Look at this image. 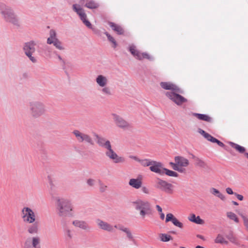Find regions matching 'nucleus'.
<instances>
[{
	"mask_svg": "<svg viewBox=\"0 0 248 248\" xmlns=\"http://www.w3.org/2000/svg\"><path fill=\"white\" fill-rule=\"evenodd\" d=\"M160 84L163 89L171 91L166 92L165 95L177 105L180 106L187 101L186 98L179 94L183 91L175 84L170 82H161Z\"/></svg>",
	"mask_w": 248,
	"mask_h": 248,
	"instance_id": "1",
	"label": "nucleus"
},
{
	"mask_svg": "<svg viewBox=\"0 0 248 248\" xmlns=\"http://www.w3.org/2000/svg\"><path fill=\"white\" fill-rule=\"evenodd\" d=\"M0 14L2 18L6 23H10L16 28L21 26L19 17L14 10L3 2H0Z\"/></svg>",
	"mask_w": 248,
	"mask_h": 248,
	"instance_id": "2",
	"label": "nucleus"
},
{
	"mask_svg": "<svg viewBox=\"0 0 248 248\" xmlns=\"http://www.w3.org/2000/svg\"><path fill=\"white\" fill-rule=\"evenodd\" d=\"M132 206L139 212L140 218L142 220H146L153 216V210L151 203L146 201L138 199L131 202Z\"/></svg>",
	"mask_w": 248,
	"mask_h": 248,
	"instance_id": "3",
	"label": "nucleus"
},
{
	"mask_svg": "<svg viewBox=\"0 0 248 248\" xmlns=\"http://www.w3.org/2000/svg\"><path fill=\"white\" fill-rule=\"evenodd\" d=\"M55 204L57 214L59 217H64L72 216L73 206L69 199L56 197Z\"/></svg>",
	"mask_w": 248,
	"mask_h": 248,
	"instance_id": "4",
	"label": "nucleus"
},
{
	"mask_svg": "<svg viewBox=\"0 0 248 248\" xmlns=\"http://www.w3.org/2000/svg\"><path fill=\"white\" fill-rule=\"evenodd\" d=\"M28 107L31 116L34 119L39 118L44 115L46 112V105L41 101H30L28 103Z\"/></svg>",
	"mask_w": 248,
	"mask_h": 248,
	"instance_id": "5",
	"label": "nucleus"
},
{
	"mask_svg": "<svg viewBox=\"0 0 248 248\" xmlns=\"http://www.w3.org/2000/svg\"><path fill=\"white\" fill-rule=\"evenodd\" d=\"M49 36L47 39L46 43L48 45H53L57 49L63 51L65 47L62 43L57 38L56 31L51 29L49 31Z\"/></svg>",
	"mask_w": 248,
	"mask_h": 248,
	"instance_id": "6",
	"label": "nucleus"
},
{
	"mask_svg": "<svg viewBox=\"0 0 248 248\" xmlns=\"http://www.w3.org/2000/svg\"><path fill=\"white\" fill-rule=\"evenodd\" d=\"M36 44L34 41H30L26 43L23 47V51L26 56L33 63L37 62L36 58L33 56L35 51V46Z\"/></svg>",
	"mask_w": 248,
	"mask_h": 248,
	"instance_id": "7",
	"label": "nucleus"
},
{
	"mask_svg": "<svg viewBox=\"0 0 248 248\" xmlns=\"http://www.w3.org/2000/svg\"><path fill=\"white\" fill-rule=\"evenodd\" d=\"M23 221L27 223H33L36 220V216L34 211L30 207H24L21 212Z\"/></svg>",
	"mask_w": 248,
	"mask_h": 248,
	"instance_id": "8",
	"label": "nucleus"
},
{
	"mask_svg": "<svg viewBox=\"0 0 248 248\" xmlns=\"http://www.w3.org/2000/svg\"><path fill=\"white\" fill-rule=\"evenodd\" d=\"M77 140L79 142H85L90 145H93L94 142L90 135L85 133L82 132L78 130H75L73 131Z\"/></svg>",
	"mask_w": 248,
	"mask_h": 248,
	"instance_id": "9",
	"label": "nucleus"
},
{
	"mask_svg": "<svg viewBox=\"0 0 248 248\" xmlns=\"http://www.w3.org/2000/svg\"><path fill=\"white\" fill-rule=\"evenodd\" d=\"M73 10L79 16L83 23L89 29H93L92 25L90 22L87 19V15L83 9L81 8L79 5L75 4L73 5Z\"/></svg>",
	"mask_w": 248,
	"mask_h": 248,
	"instance_id": "10",
	"label": "nucleus"
},
{
	"mask_svg": "<svg viewBox=\"0 0 248 248\" xmlns=\"http://www.w3.org/2000/svg\"><path fill=\"white\" fill-rule=\"evenodd\" d=\"M128 50L131 54L139 60H142L144 59L150 60L151 59L150 55L148 53L146 52L141 53L137 49L136 46L134 45H130Z\"/></svg>",
	"mask_w": 248,
	"mask_h": 248,
	"instance_id": "11",
	"label": "nucleus"
},
{
	"mask_svg": "<svg viewBox=\"0 0 248 248\" xmlns=\"http://www.w3.org/2000/svg\"><path fill=\"white\" fill-rule=\"evenodd\" d=\"M156 187L167 193L171 194L173 192V185L159 178L157 179Z\"/></svg>",
	"mask_w": 248,
	"mask_h": 248,
	"instance_id": "12",
	"label": "nucleus"
},
{
	"mask_svg": "<svg viewBox=\"0 0 248 248\" xmlns=\"http://www.w3.org/2000/svg\"><path fill=\"white\" fill-rule=\"evenodd\" d=\"M107 151L106 152V155L110 159L112 160L115 163H124L125 159L123 157L119 156L113 150L111 145L106 149Z\"/></svg>",
	"mask_w": 248,
	"mask_h": 248,
	"instance_id": "13",
	"label": "nucleus"
},
{
	"mask_svg": "<svg viewBox=\"0 0 248 248\" xmlns=\"http://www.w3.org/2000/svg\"><path fill=\"white\" fill-rule=\"evenodd\" d=\"M112 117L115 124L119 128L126 130L131 127L130 124L120 116L116 114H113Z\"/></svg>",
	"mask_w": 248,
	"mask_h": 248,
	"instance_id": "14",
	"label": "nucleus"
},
{
	"mask_svg": "<svg viewBox=\"0 0 248 248\" xmlns=\"http://www.w3.org/2000/svg\"><path fill=\"white\" fill-rule=\"evenodd\" d=\"M93 136L95 138L96 143L99 146L107 149L110 145H111L109 140L95 133H93Z\"/></svg>",
	"mask_w": 248,
	"mask_h": 248,
	"instance_id": "15",
	"label": "nucleus"
},
{
	"mask_svg": "<svg viewBox=\"0 0 248 248\" xmlns=\"http://www.w3.org/2000/svg\"><path fill=\"white\" fill-rule=\"evenodd\" d=\"M198 132L207 140L210 141L213 143H217L220 147H224L225 146V145L223 142L213 137L210 134L206 133L203 130L200 128L198 129Z\"/></svg>",
	"mask_w": 248,
	"mask_h": 248,
	"instance_id": "16",
	"label": "nucleus"
},
{
	"mask_svg": "<svg viewBox=\"0 0 248 248\" xmlns=\"http://www.w3.org/2000/svg\"><path fill=\"white\" fill-rule=\"evenodd\" d=\"M96 223L98 227L101 230L108 232H114V226H113L107 222L104 221L101 219H98L96 220Z\"/></svg>",
	"mask_w": 248,
	"mask_h": 248,
	"instance_id": "17",
	"label": "nucleus"
},
{
	"mask_svg": "<svg viewBox=\"0 0 248 248\" xmlns=\"http://www.w3.org/2000/svg\"><path fill=\"white\" fill-rule=\"evenodd\" d=\"M40 243V238L38 236L33 237L31 242H26L24 248H41Z\"/></svg>",
	"mask_w": 248,
	"mask_h": 248,
	"instance_id": "18",
	"label": "nucleus"
},
{
	"mask_svg": "<svg viewBox=\"0 0 248 248\" xmlns=\"http://www.w3.org/2000/svg\"><path fill=\"white\" fill-rule=\"evenodd\" d=\"M152 164L150 167L151 171L161 175L163 174L164 168H163V164L161 162L153 160Z\"/></svg>",
	"mask_w": 248,
	"mask_h": 248,
	"instance_id": "19",
	"label": "nucleus"
},
{
	"mask_svg": "<svg viewBox=\"0 0 248 248\" xmlns=\"http://www.w3.org/2000/svg\"><path fill=\"white\" fill-rule=\"evenodd\" d=\"M114 227L118 229L119 230L124 232L127 238L129 241H134V238L130 229L127 227H125L122 225H115Z\"/></svg>",
	"mask_w": 248,
	"mask_h": 248,
	"instance_id": "20",
	"label": "nucleus"
},
{
	"mask_svg": "<svg viewBox=\"0 0 248 248\" xmlns=\"http://www.w3.org/2000/svg\"><path fill=\"white\" fill-rule=\"evenodd\" d=\"M72 224L75 227H78L85 231H89L91 229V228L89 226L88 223L84 220H75L73 221Z\"/></svg>",
	"mask_w": 248,
	"mask_h": 248,
	"instance_id": "21",
	"label": "nucleus"
},
{
	"mask_svg": "<svg viewBox=\"0 0 248 248\" xmlns=\"http://www.w3.org/2000/svg\"><path fill=\"white\" fill-rule=\"evenodd\" d=\"M226 238L230 241V242L233 244L240 247L244 248V245L241 244V242L233 234L232 232H230L226 236Z\"/></svg>",
	"mask_w": 248,
	"mask_h": 248,
	"instance_id": "22",
	"label": "nucleus"
},
{
	"mask_svg": "<svg viewBox=\"0 0 248 248\" xmlns=\"http://www.w3.org/2000/svg\"><path fill=\"white\" fill-rule=\"evenodd\" d=\"M175 162H177L179 167H186L189 165V161L187 159L181 156H176L174 158Z\"/></svg>",
	"mask_w": 248,
	"mask_h": 248,
	"instance_id": "23",
	"label": "nucleus"
},
{
	"mask_svg": "<svg viewBox=\"0 0 248 248\" xmlns=\"http://www.w3.org/2000/svg\"><path fill=\"white\" fill-rule=\"evenodd\" d=\"M95 81L97 85L100 87H105L108 84V78L102 75L97 76Z\"/></svg>",
	"mask_w": 248,
	"mask_h": 248,
	"instance_id": "24",
	"label": "nucleus"
},
{
	"mask_svg": "<svg viewBox=\"0 0 248 248\" xmlns=\"http://www.w3.org/2000/svg\"><path fill=\"white\" fill-rule=\"evenodd\" d=\"M27 228V232L31 234H37L39 232V223L38 222H34L31 223Z\"/></svg>",
	"mask_w": 248,
	"mask_h": 248,
	"instance_id": "25",
	"label": "nucleus"
},
{
	"mask_svg": "<svg viewBox=\"0 0 248 248\" xmlns=\"http://www.w3.org/2000/svg\"><path fill=\"white\" fill-rule=\"evenodd\" d=\"M108 24L111 28L112 30L116 32L118 34L122 35L124 33V30L121 26L112 22H108Z\"/></svg>",
	"mask_w": 248,
	"mask_h": 248,
	"instance_id": "26",
	"label": "nucleus"
},
{
	"mask_svg": "<svg viewBox=\"0 0 248 248\" xmlns=\"http://www.w3.org/2000/svg\"><path fill=\"white\" fill-rule=\"evenodd\" d=\"M129 185L135 189H139L141 187L142 181L139 179L132 178L129 180Z\"/></svg>",
	"mask_w": 248,
	"mask_h": 248,
	"instance_id": "27",
	"label": "nucleus"
},
{
	"mask_svg": "<svg viewBox=\"0 0 248 248\" xmlns=\"http://www.w3.org/2000/svg\"><path fill=\"white\" fill-rule=\"evenodd\" d=\"M63 234L66 240H71L74 236L73 231L68 227H65L63 230Z\"/></svg>",
	"mask_w": 248,
	"mask_h": 248,
	"instance_id": "28",
	"label": "nucleus"
},
{
	"mask_svg": "<svg viewBox=\"0 0 248 248\" xmlns=\"http://www.w3.org/2000/svg\"><path fill=\"white\" fill-rule=\"evenodd\" d=\"M193 115L196 116L198 119L207 122H211L212 121V118L206 114H202L199 113H194Z\"/></svg>",
	"mask_w": 248,
	"mask_h": 248,
	"instance_id": "29",
	"label": "nucleus"
},
{
	"mask_svg": "<svg viewBox=\"0 0 248 248\" xmlns=\"http://www.w3.org/2000/svg\"><path fill=\"white\" fill-rule=\"evenodd\" d=\"M210 192L213 195L217 197L219 199H220L222 201L225 200V197L224 195H223L220 192L219 190L215 188H211L210 189Z\"/></svg>",
	"mask_w": 248,
	"mask_h": 248,
	"instance_id": "30",
	"label": "nucleus"
},
{
	"mask_svg": "<svg viewBox=\"0 0 248 248\" xmlns=\"http://www.w3.org/2000/svg\"><path fill=\"white\" fill-rule=\"evenodd\" d=\"M229 144L230 146L235 149L236 151L239 152L240 153H244L246 151L245 148L243 146H241L237 144L233 143L232 142H229Z\"/></svg>",
	"mask_w": 248,
	"mask_h": 248,
	"instance_id": "31",
	"label": "nucleus"
},
{
	"mask_svg": "<svg viewBox=\"0 0 248 248\" xmlns=\"http://www.w3.org/2000/svg\"><path fill=\"white\" fill-rule=\"evenodd\" d=\"M85 6L91 9H96L99 7V4L94 0H89L86 3Z\"/></svg>",
	"mask_w": 248,
	"mask_h": 248,
	"instance_id": "32",
	"label": "nucleus"
},
{
	"mask_svg": "<svg viewBox=\"0 0 248 248\" xmlns=\"http://www.w3.org/2000/svg\"><path fill=\"white\" fill-rule=\"evenodd\" d=\"M227 217L230 219L234 221L235 223H238L239 222V218L236 215L232 212H228L226 213Z\"/></svg>",
	"mask_w": 248,
	"mask_h": 248,
	"instance_id": "33",
	"label": "nucleus"
},
{
	"mask_svg": "<svg viewBox=\"0 0 248 248\" xmlns=\"http://www.w3.org/2000/svg\"><path fill=\"white\" fill-rule=\"evenodd\" d=\"M101 88L102 89L101 90V92L103 93V94L107 96H110L112 95L111 89L109 87L106 86L105 87H103Z\"/></svg>",
	"mask_w": 248,
	"mask_h": 248,
	"instance_id": "34",
	"label": "nucleus"
},
{
	"mask_svg": "<svg viewBox=\"0 0 248 248\" xmlns=\"http://www.w3.org/2000/svg\"><path fill=\"white\" fill-rule=\"evenodd\" d=\"M215 242L216 243H219V244H224L226 245L228 244V241L226 240L225 238L223 237V236L218 234L217 237V238L215 239Z\"/></svg>",
	"mask_w": 248,
	"mask_h": 248,
	"instance_id": "35",
	"label": "nucleus"
},
{
	"mask_svg": "<svg viewBox=\"0 0 248 248\" xmlns=\"http://www.w3.org/2000/svg\"><path fill=\"white\" fill-rule=\"evenodd\" d=\"M153 160H151L148 159H140L139 162L143 167L151 166L152 165Z\"/></svg>",
	"mask_w": 248,
	"mask_h": 248,
	"instance_id": "36",
	"label": "nucleus"
},
{
	"mask_svg": "<svg viewBox=\"0 0 248 248\" xmlns=\"http://www.w3.org/2000/svg\"><path fill=\"white\" fill-rule=\"evenodd\" d=\"M195 165L201 168H204L206 166V163L202 159L198 157L195 160Z\"/></svg>",
	"mask_w": 248,
	"mask_h": 248,
	"instance_id": "37",
	"label": "nucleus"
},
{
	"mask_svg": "<svg viewBox=\"0 0 248 248\" xmlns=\"http://www.w3.org/2000/svg\"><path fill=\"white\" fill-rule=\"evenodd\" d=\"M170 165L171 166V167L174 170H177L179 172L182 173L185 170V169H183L182 168L179 167L178 164L176 162L175 163L170 162Z\"/></svg>",
	"mask_w": 248,
	"mask_h": 248,
	"instance_id": "38",
	"label": "nucleus"
},
{
	"mask_svg": "<svg viewBox=\"0 0 248 248\" xmlns=\"http://www.w3.org/2000/svg\"><path fill=\"white\" fill-rule=\"evenodd\" d=\"M163 170V174L165 173L166 175L168 176L175 177H177L178 176V174L174 171L169 170L166 168H164Z\"/></svg>",
	"mask_w": 248,
	"mask_h": 248,
	"instance_id": "39",
	"label": "nucleus"
},
{
	"mask_svg": "<svg viewBox=\"0 0 248 248\" xmlns=\"http://www.w3.org/2000/svg\"><path fill=\"white\" fill-rule=\"evenodd\" d=\"M160 240L163 242H168L172 239V237L166 233H161L160 234Z\"/></svg>",
	"mask_w": 248,
	"mask_h": 248,
	"instance_id": "40",
	"label": "nucleus"
},
{
	"mask_svg": "<svg viewBox=\"0 0 248 248\" xmlns=\"http://www.w3.org/2000/svg\"><path fill=\"white\" fill-rule=\"evenodd\" d=\"M105 34L107 36L108 41L112 43V47L115 48L117 44L114 38L112 36H111L108 32H105Z\"/></svg>",
	"mask_w": 248,
	"mask_h": 248,
	"instance_id": "41",
	"label": "nucleus"
},
{
	"mask_svg": "<svg viewBox=\"0 0 248 248\" xmlns=\"http://www.w3.org/2000/svg\"><path fill=\"white\" fill-rule=\"evenodd\" d=\"M243 219L244 225L245 227L246 231L248 232V217L243 214H240Z\"/></svg>",
	"mask_w": 248,
	"mask_h": 248,
	"instance_id": "42",
	"label": "nucleus"
},
{
	"mask_svg": "<svg viewBox=\"0 0 248 248\" xmlns=\"http://www.w3.org/2000/svg\"><path fill=\"white\" fill-rule=\"evenodd\" d=\"M172 223L174 226L180 229H182L184 227L183 224L182 222H180L176 217L174 219H173Z\"/></svg>",
	"mask_w": 248,
	"mask_h": 248,
	"instance_id": "43",
	"label": "nucleus"
},
{
	"mask_svg": "<svg viewBox=\"0 0 248 248\" xmlns=\"http://www.w3.org/2000/svg\"><path fill=\"white\" fill-rule=\"evenodd\" d=\"M175 217L171 213H168L166 215V222H168L169 221H173V219H174Z\"/></svg>",
	"mask_w": 248,
	"mask_h": 248,
	"instance_id": "44",
	"label": "nucleus"
},
{
	"mask_svg": "<svg viewBox=\"0 0 248 248\" xmlns=\"http://www.w3.org/2000/svg\"><path fill=\"white\" fill-rule=\"evenodd\" d=\"M107 188V186L103 184L101 182H99V189L101 192H105Z\"/></svg>",
	"mask_w": 248,
	"mask_h": 248,
	"instance_id": "45",
	"label": "nucleus"
},
{
	"mask_svg": "<svg viewBox=\"0 0 248 248\" xmlns=\"http://www.w3.org/2000/svg\"><path fill=\"white\" fill-rule=\"evenodd\" d=\"M203 220L202 219H201L199 216H198L196 217V219L194 223L198 224H202L203 223Z\"/></svg>",
	"mask_w": 248,
	"mask_h": 248,
	"instance_id": "46",
	"label": "nucleus"
},
{
	"mask_svg": "<svg viewBox=\"0 0 248 248\" xmlns=\"http://www.w3.org/2000/svg\"><path fill=\"white\" fill-rule=\"evenodd\" d=\"M87 184L91 186H94L95 183V180L93 179H89L87 181Z\"/></svg>",
	"mask_w": 248,
	"mask_h": 248,
	"instance_id": "47",
	"label": "nucleus"
},
{
	"mask_svg": "<svg viewBox=\"0 0 248 248\" xmlns=\"http://www.w3.org/2000/svg\"><path fill=\"white\" fill-rule=\"evenodd\" d=\"M196 216L194 214H192L190 215L189 217H188V219L189 221L195 222V219H196Z\"/></svg>",
	"mask_w": 248,
	"mask_h": 248,
	"instance_id": "48",
	"label": "nucleus"
},
{
	"mask_svg": "<svg viewBox=\"0 0 248 248\" xmlns=\"http://www.w3.org/2000/svg\"><path fill=\"white\" fill-rule=\"evenodd\" d=\"M142 191L145 194H149L150 193L149 189L146 186H142L141 188Z\"/></svg>",
	"mask_w": 248,
	"mask_h": 248,
	"instance_id": "49",
	"label": "nucleus"
},
{
	"mask_svg": "<svg viewBox=\"0 0 248 248\" xmlns=\"http://www.w3.org/2000/svg\"><path fill=\"white\" fill-rule=\"evenodd\" d=\"M226 191L228 194H230V195L234 194V195L235 192H233L232 189L230 187H227L226 189Z\"/></svg>",
	"mask_w": 248,
	"mask_h": 248,
	"instance_id": "50",
	"label": "nucleus"
},
{
	"mask_svg": "<svg viewBox=\"0 0 248 248\" xmlns=\"http://www.w3.org/2000/svg\"><path fill=\"white\" fill-rule=\"evenodd\" d=\"M234 195L237 197V198L240 201H243L244 197L242 195L237 194V193H234Z\"/></svg>",
	"mask_w": 248,
	"mask_h": 248,
	"instance_id": "51",
	"label": "nucleus"
},
{
	"mask_svg": "<svg viewBox=\"0 0 248 248\" xmlns=\"http://www.w3.org/2000/svg\"><path fill=\"white\" fill-rule=\"evenodd\" d=\"M129 158L135 160L136 161L139 162L140 159L138 157L134 155H130Z\"/></svg>",
	"mask_w": 248,
	"mask_h": 248,
	"instance_id": "52",
	"label": "nucleus"
},
{
	"mask_svg": "<svg viewBox=\"0 0 248 248\" xmlns=\"http://www.w3.org/2000/svg\"><path fill=\"white\" fill-rule=\"evenodd\" d=\"M156 208L157 209V210L160 212V213H161L162 211V208L158 205H156Z\"/></svg>",
	"mask_w": 248,
	"mask_h": 248,
	"instance_id": "53",
	"label": "nucleus"
},
{
	"mask_svg": "<svg viewBox=\"0 0 248 248\" xmlns=\"http://www.w3.org/2000/svg\"><path fill=\"white\" fill-rule=\"evenodd\" d=\"M160 218L162 219V220H163L165 218V215L164 213H160Z\"/></svg>",
	"mask_w": 248,
	"mask_h": 248,
	"instance_id": "54",
	"label": "nucleus"
},
{
	"mask_svg": "<svg viewBox=\"0 0 248 248\" xmlns=\"http://www.w3.org/2000/svg\"><path fill=\"white\" fill-rule=\"evenodd\" d=\"M197 237L203 240H204V238L203 236L201 235H200V234H198L197 235Z\"/></svg>",
	"mask_w": 248,
	"mask_h": 248,
	"instance_id": "55",
	"label": "nucleus"
},
{
	"mask_svg": "<svg viewBox=\"0 0 248 248\" xmlns=\"http://www.w3.org/2000/svg\"><path fill=\"white\" fill-rule=\"evenodd\" d=\"M57 57H58V59H59L60 61H62V62H63V60H62V58L61 57V56L60 55L57 54Z\"/></svg>",
	"mask_w": 248,
	"mask_h": 248,
	"instance_id": "56",
	"label": "nucleus"
},
{
	"mask_svg": "<svg viewBox=\"0 0 248 248\" xmlns=\"http://www.w3.org/2000/svg\"><path fill=\"white\" fill-rule=\"evenodd\" d=\"M192 158L194 160V161L198 158V157H196L195 155H194L193 154H191Z\"/></svg>",
	"mask_w": 248,
	"mask_h": 248,
	"instance_id": "57",
	"label": "nucleus"
},
{
	"mask_svg": "<svg viewBox=\"0 0 248 248\" xmlns=\"http://www.w3.org/2000/svg\"><path fill=\"white\" fill-rule=\"evenodd\" d=\"M232 203H233V204H234L235 205H238V203L236 202H235V201H232Z\"/></svg>",
	"mask_w": 248,
	"mask_h": 248,
	"instance_id": "58",
	"label": "nucleus"
},
{
	"mask_svg": "<svg viewBox=\"0 0 248 248\" xmlns=\"http://www.w3.org/2000/svg\"><path fill=\"white\" fill-rule=\"evenodd\" d=\"M245 155L246 156L247 158L248 159V153H246Z\"/></svg>",
	"mask_w": 248,
	"mask_h": 248,
	"instance_id": "59",
	"label": "nucleus"
},
{
	"mask_svg": "<svg viewBox=\"0 0 248 248\" xmlns=\"http://www.w3.org/2000/svg\"><path fill=\"white\" fill-rule=\"evenodd\" d=\"M247 240H248V237L247 238Z\"/></svg>",
	"mask_w": 248,
	"mask_h": 248,
	"instance_id": "60",
	"label": "nucleus"
}]
</instances>
